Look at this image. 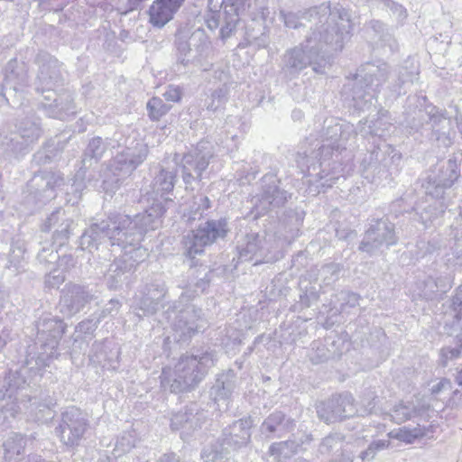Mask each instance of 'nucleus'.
<instances>
[{
  "instance_id": "1",
  "label": "nucleus",
  "mask_w": 462,
  "mask_h": 462,
  "mask_svg": "<svg viewBox=\"0 0 462 462\" xmlns=\"http://www.w3.org/2000/svg\"><path fill=\"white\" fill-rule=\"evenodd\" d=\"M185 0H154L148 10L149 22L158 28L163 27L172 18Z\"/></svg>"
},
{
  "instance_id": "2",
  "label": "nucleus",
  "mask_w": 462,
  "mask_h": 462,
  "mask_svg": "<svg viewBox=\"0 0 462 462\" xmlns=\"http://www.w3.org/2000/svg\"><path fill=\"white\" fill-rule=\"evenodd\" d=\"M423 430L420 428H400L390 433V437L400 440L402 442L411 444L416 439L421 438L423 436Z\"/></svg>"
},
{
  "instance_id": "3",
  "label": "nucleus",
  "mask_w": 462,
  "mask_h": 462,
  "mask_svg": "<svg viewBox=\"0 0 462 462\" xmlns=\"http://www.w3.org/2000/svg\"><path fill=\"white\" fill-rule=\"evenodd\" d=\"M147 110L149 117L153 121H158L168 112L169 108L160 97H154L147 103Z\"/></svg>"
},
{
  "instance_id": "4",
  "label": "nucleus",
  "mask_w": 462,
  "mask_h": 462,
  "mask_svg": "<svg viewBox=\"0 0 462 462\" xmlns=\"http://www.w3.org/2000/svg\"><path fill=\"white\" fill-rule=\"evenodd\" d=\"M199 239L203 245H208L213 243L219 236L218 229L211 224H208L205 228L199 230Z\"/></svg>"
},
{
  "instance_id": "5",
  "label": "nucleus",
  "mask_w": 462,
  "mask_h": 462,
  "mask_svg": "<svg viewBox=\"0 0 462 462\" xmlns=\"http://www.w3.org/2000/svg\"><path fill=\"white\" fill-rule=\"evenodd\" d=\"M181 90L178 87H170L164 94L166 99L172 102H180L181 99Z\"/></svg>"
},
{
  "instance_id": "6",
  "label": "nucleus",
  "mask_w": 462,
  "mask_h": 462,
  "mask_svg": "<svg viewBox=\"0 0 462 462\" xmlns=\"http://www.w3.org/2000/svg\"><path fill=\"white\" fill-rule=\"evenodd\" d=\"M147 0H127V9L125 13L134 11L141 7Z\"/></svg>"
}]
</instances>
